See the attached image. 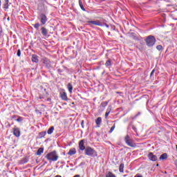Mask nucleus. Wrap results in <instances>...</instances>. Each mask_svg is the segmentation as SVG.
Instances as JSON below:
<instances>
[{"mask_svg":"<svg viewBox=\"0 0 177 177\" xmlns=\"http://www.w3.org/2000/svg\"><path fill=\"white\" fill-rule=\"evenodd\" d=\"M57 71H59V73H62V70L58 69Z\"/></svg>","mask_w":177,"mask_h":177,"instance_id":"nucleus-43","label":"nucleus"},{"mask_svg":"<svg viewBox=\"0 0 177 177\" xmlns=\"http://www.w3.org/2000/svg\"><path fill=\"white\" fill-rule=\"evenodd\" d=\"M156 49H157L158 50H161V49H162V46H161V45L157 46H156Z\"/></svg>","mask_w":177,"mask_h":177,"instance_id":"nucleus-33","label":"nucleus"},{"mask_svg":"<svg viewBox=\"0 0 177 177\" xmlns=\"http://www.w3.org/2000/svg\"><path fill=\"white\" fill-rule=\"evenodd\" d=\"M84 153L86 156H88V157H97V152L93 148L91 147H86L84 149Z\"/></svg>","mask_w":177,"mask_h":177,"instance_id":"nucleus-2","label":"nucleus"},{"mask_svg":"<svg viewBox=\"0 0 177 177\" xmlns=\"http://www.w3.org/2000/svg\"><path fill=\"white\" fill-rule=\"evenodd\" d=\"M3 9H5L6 10V9H9V3H4Z\"/></svg>","mask_w":177,"mask_h":177,"instance_id":"nucleus-27","label":"nucleus"},{"mask_svg":"<svg viewBox=\"0 0 177 177\" xmlns=\"http://www.w3.org/2000/svg\"><path fill=\"white\" fill-rule=\"evenodd\" d=\"M39 138H44L46 135V131H41L39 133Z\"/></svg>","mask_w":177,"mask_h":177,"instance_id":"nucleus-26","label":"nucleus"},{"mask_svg":"<svg viewBox=\"0 0 177 177\" xmlns=\"http://www.w3.org/2000/svg\"><path fill=\"white\" fill-rule=\"evenodd\" d=\"M124 141L126 145L127 146H129L130 147H136V143H135V141H133V139L131 138L129 135H127L124 138Z\"/></svg>","mask_w":177,"mask_h":177,"instance_id":"nucleus-4","label":"nucleus"},{"mask_svg":"<svg viewBox=\"0 0 177 177\" xmlns=\"http://www.w3.org/2000/svg\"><path fill=\"white\" fill-rule=\"evenodd\" d=\"M79 149L83 151V150H85L86 148H85L84 141V140H80L79 142Z\"/></svg>","mask_w":177,"mask_h":177,"instance_id":"nucleus-9","label":"nucleus"},{"mask_svg":"<svg viewBox=\"0 0 177 177\" xmlns=\"http://www.w3.org/2000/svg\"><path fill=\"white\" fill-rule=\"evenodd\" d=\"M138 115H140V112H138L137 115H136V117H138Z\"/></svg>","mask_w":177,"mask_h":177,"instance_id":"nucleus-40","label":"nucleus"},{"mask_svg":"<svg viewBox=\"0 0 177 177\" xmlns=\"http://www.w3.org/2000/svg\"><path fill=\"white\" fill-rule=\"evenodd\" d=\"M17 122H21L23 121V118L21 116H19L18 118L16 120Z\"/></svg>","mask_w":177,"mask_h":177,"instance_id":"nucleus-29","label":"nucleus"},{"mask_svg":"<svg viewBox=\"0 0 177 177\" xmlns=\"http://www.w3.org/2000/svg\"><path fill=\"white\" fill-rule=\"evenodd\" d=\"M148 158L151 160V161H157V160H158V158H157V156L154 155L153 153L150 152L148 154Z\"/></svg>","mask_w":177,"mask_h":177,"instance_id":"nucleus-7","label":"nucleus"},{"mask_svg":"<svg viewBox=\"0 0 177 177\" xmlns=\"http://www.w3.org/2000/svg\"><path fill=\"white\" fill-rule=\"evenodd\" d=\"M88 24H93L94 26H102V23L97 21H88Z\"/></svg>","mask_w":177,"mask_h":177,"instance_id":"nucleus-11","label":"nucleus"},{"mask_svg":"<svg viewBox=\"0 0 177 177\" xmlns=\"http://www.w3.org/2000/svg\"><path fill=\"white\" fill-rule=\"evenodd\" d=\"M42 26H45L48 21V17L44 13H40L37 17Z\"/></svg>","mask_w":177,"mask_h":177,"instance_id":"nucleus-5","label":"nucleus"},{"mask_svg":"<svg viewBox=\"0 0 177 177\" xmlns=\"http://www.w3.org/2000/svg\"><path fill=\"white\" fill-rule=\"evenodd\" d=\"M35 112H36V113H39V110L35 109Z\"/></svg>","mask_w":177,"mask_h":177,"instance_id":"nucleus-42","label":"nucleus"},{"mask_svg":"<svg viewBox=\"0 0 177 177\" xmlns=\"http://www.w3.org/2000/svg\"><path fill=\"white\" fill-rule=\"evenodd\" d=\"M167 158L168 154H167V153H165L160 156L159 160H167Z\"/></svg>","mask_w":177,"mask_h":177,"instance_id":"nucleus-16","label":"nucleus"},{"mask_svg":"<svg viewBox=\"0 0 177 177\" xmlns=\"http://www.w3.org/2000/svg\"><path fill=\"white\" fill-rule=\"evenodd\" d=\"M79 5L83 12H86V10L85 9V8H84V4H82V1L81 0H79Z\"/></svg>","mask_w":177,"mask_h":177,"instance_id":"nucleus-21","label":"nucleus"},{"mask_svg":"<svg viewBox=\"0 0 177 177\" xmlns=\"http://www.w3.org/2000/svg\"><path fill=\"white\" fill-rule=\"evenodd\" d=\"M95 124L98 128L100 127V124H102V118L99 117L95 120Z\"/></svg>","mask_w":177,"mask_h":177,"instance_id":"nucleus-14","label":"nucleus"},{"mask_svg":"<svg viewBox=\"0 0 177 177\" xmlns=\"http://www.w3.org/2000/svg\"><path fill=\"white\" fill-rule=\"evenodd\" d=\"M60 96L62 100H65L66 102L68 100V97H67V93L66 92L60 93Z\"/></svg>","mask_w":177,"mask_h":177,"instance_id":"nucleus-10","label":"nucleus"},{"mask_svg":"<svg viewBox=\"0 0 177 177\" xmlns=\"http://www.w3.org/2000/svg\"><path fill=\"white\" fill-rule=\"evenodd\" d=\"M28 161L27 160H25L24 161V164H26V163H27Z\"/></svg>","mask_w":177,"mask_h":177,"instance_id":"nucleus-41","label":"nucleus"},{"mask_svg":"<svg viewBox=\"0 0 177 177\" xmlns=\"http://www.w3.org/2000/svg\"><path fill=\"white\" fill-rule=\"evenodd\" d=\"M120 172H124V163H121L119 167Z\"/></svg>","mask_w":177,"mask_h":177,"instance_id":"nucleus-24","label":"nucleus"},{"mask_svg":"<svg viewBox=\"0 0 177 177\" xmlns=\"http://www.w3.org/2000/svg\"><path fill=\"white\" fill-rule=\"evenodd\" d=\"M42 153H44V148L41 147V148H39L36 154L37 156H41V154H42Z\"/></svg>","mask_w":177,"mask_h":177,"instance_id":"nucleus-20","label":"nucleus"},{"mask_svg":"<svg viewBox=\"0 0 177 177\" xmlns=\"http://www.w3.org/2000/svg\"><path fill=\"white\" fill-rule=\"evenodd\" d=\"M74 177H80V175H75Z\"/></svg>","mask_w":177,"mask_h":177,"instance_id":"nucleus-46","label":"nucleus"},{"mask_svg":"<svg viewBox=\"0 0 177 177\" xmlns=\"http://www.w3.org/2000/svg\"><path fill=\"white\" fill-rule=\"evenodd\" d=\"M7 20H8V21H9V20H10V17H8V18H7Z\"/></svg>","mask_w":177,"mask_h":177,"instance_id":"nucleus-44","label":"nucleus"},{"mask_svg":"<svg viewBox=\"0 0 177 177\" xmlns=\"http://www.w3.org/2000/svg\"><path fill=\"white\" fill-rule=\"evenodd\" d=\"M106 177H115V176L111 171H108L106 174Z\"/></svg>","mask_w":177,"mask_h":177,"instance_id":"nucleus-23","label":"nucleus"},{"mask_svg":"<svg viewBox=\"0 0 177 177\" xmlns=\"http://www.w3.org/2000/svg\"><path fill=\"white\" fill-rule=\"evenodd\" d=\"M134 177H143V176L140 174H137Z\"/></svg>","mask_w":177,"mask_h":177,"instance_id":"nucleus-35","label":"nucleus"},{"mask_svg":"<svg viewBox=\"0 0 177 177\" xmlns=\"http://www.w3.org/2000/svg\"><path fill=\"white\" fill-rule=\"evenodd\" d=\"M20 129H19L18 127H15L13 129V135H15L16 138H20Z\"/></svg>","mask_w":177,"mask_h":177,"instance_id":"nucleus-8","label":"nucleus"},{"mask_svg":"<svg viewBox=\"0 0 177 177\" xmlns=\"http://www.w3.org/2000/svg\"><path fill=\"white\" fill-rule=\"evenodd\" d=\"M77 153V150L75 148L71 149L68 152V156H74Z\"/></svg>","mask_w":177,"mask_h":177,"instance_id":"nucleus-15","label":"nucleus"},{"mask_svg":"<svg viewBox=\"0 0 177 177\" xmlns=\"http://www.w3.org/2000/svg\"><path fill=\"white\" fill-rule=\"evenodd\" d=\"M131 128L135 132H136V127L135 126L133 125Z\"/></svg>","mask_w":177,"mask_h":177,"instance_id":"nucleus-36","label":"nucleus"},{"mask_svg":"<svg viewBox=\"0 0 177 177\" xmlns=\"http://www.w3.org/2000/svg\"><path fill=\"white\" fill-rule=\"evenodd\" d=\"M34 28H35V30H39V26H41L39 24V23H36L35 24L32 25Z\"/></svg>","mask_w":177,"mask_h":177,"instance_id":"nucleus-25","label":"nucleus"},{"mask_svg":"<svg viewBox=\"0 0 177 177\" xmlns=\"http://www.w3.org/2000/svg\"><path fill=\"white\" fill-rule=\"evenodd\" d=\"M105 26H106V27L107 28H109V25L105 24Z\"/></svg>","mask_w":177,"mask_h":177,"instance_id":"nucleus-45","label":"nucleus"},{"mask_svg":"<svg viewBox=\"0 0 177 177\" xmlns=\"http://www.w3.org/2000/svg\"><path fill=\"white\" fill-rule=\"evenodd\" d=\"M154 73H156V70H155V69H153V70L151 72L150 77H153V75H154Z\"/></svg>","mask_w":177,"mask_h":177,"instance_id":"nucleus-34","label":"nucleus"},{"mask_svg":"<svg viewBox=\"0 0 177 177\" xmlns=\"http://www.w3.org/2000/svg\"><path fill=\"white\" fill-rule=\"evenodd\" d=\"M176 149H177V145H176Z\"/></svg>","mask_w":177,"mask_h":177,"instance_id":"nucleus-47","label":"nucleus"},{"mask_svg":"<svg viewBox=\"0 0 177 177\" xmlns=\"http://www.w3.org/2000/svg\"><path fill=\"white\" fill-rule=\"evenodd\" d=\"M111 112V106H108V109H106V113H109L110 114Z\"/></svg>","mask_w":177,"mask_h":177,"instance_id":"nucleus-32","label":"nucleus"},{"mask_svg":"<svg viewBox=\"0 0 177 177\" xmlns=\"http://www.w3.org/2000/svg\"><path fill=\"white\" fill-rule=\"evenodd\" d=\"M105 66H111V61L110 60L106 61V62L105 63Z\"/></svg>","mask_w":177,"mask_h":177,"instance_id":"nucleus-30","label":"nucleus"},{"mask_svg":"<svg viewBox=\"0 0 177 177\" xmlns=\"http://www.w3.org/2000/svg\"><path fill=\"white\" fill-rule=\"evenodd\" d=\"M46 158H47L48 161H57V160H59V155H57L56 151H53L46 156Z\"/></svg>","mask_w":177,"mask_h":177,"instance_id":"nucleus-1","label":"nucleus"},{"mask_svg":"<svg viewBox=\"0 0 177 177\" xmlns=\"http://www.w3.org/2000/svg\"><path fill=\"white\" fill-rule=\"evenodd\" d=\"M5 3H9V0H5Z\"/></svg>","mask_w":177,"mask_h":177,"instance_id":"nucleus-39","label":"nucleus"},{"mask_svg":"<svg viewBox=\"0 0 177 177\" xmlns=\"http://www.w3.org/2000/svg\"><path fill=\"white\" fill-rule=\"evenodd\" d=\"M84 120H82L81 122L82 128H84Z\"/></svg>","mask_w":177,"mask_h":177,"instance_id":"nucleus-38","label":"nucleus"},{"mask_svg":"<svg viewBox=\"0 0 177 177\" xmlns=\"http://www.w3.org/2000/svg\"><path fill=\"white\" fill-rule=\"evenodd\" d=\"M55 131V127H51L50 128L48 129V130L47 131V133L48 135H52V133H53V131Z\"/></svg>","mask_w":177,"mask_h":177,"instance_id":"nucleus-19","label":"nucleus"},{"mask_svg":"<svg viewBox=\"0 0 177 177\" xmlns=\"http://www.w3.org/2000/svg\"><path fill=\"white\" fill-rule=\"evenodd\" d=\"M114 129H115V124H114L113 126L111 128V129L109 131V133H112L113 131H114Z\"/></svg>","mask_w":177,"mask_h":177,"instance_id":"nucleus-28","label":"nucleus"},{"mask_svg":"<svg viewBox=\"0 0 177 177\" xmlns=\"http://www.w3.org/2000/svg\"><path fill=\"white\" fill-rule=\"evenodd\" d=\"M41 31L44 37H46V35H48V29H46L45 27H41Z\"/></svg>","mask_w":177,"mask_h":177,"instance_id":"nucleus-13","label":"nucleus"},{"mask_svg":"<svg viewBox=\"0 0 177 177\" xmlns=\"http://www.w3.org/2000/svg\"><path fill=\"white\" fill-rule=\"evenodd\" d=\"M32 62H33V63H38L39 62V59H38V55L33 54L32 55Z\"/></svg>","mask_w":177,"mask_h":177,"instance_id":"nucleus-12","label":"nucleus"},{"mask_svg":"<svg viewBox=\"0 0 177 177\" xmlns=\"http://www.w3.org/2000/svg\"><path fill=\"white\" fill-rule=\"evenodd\" d=\"M17 55L20 57V56H21V50H20V49H19L17 50Z\"/></svg>","mask_w":177,"mask_h":177,"instance_id":"nucleus-31","label":"nucleus"},{"mask_svg":"<svg viewBox=\"0 0 177 177\" xmlns=\"http://www.w3.org/2000/svg\"><path fill=\"white\" fill-rule=\"evenodd\" d=\"M145 44L149 48H151V46H154V44H156V37L153 35H149L147 37V38L145 39Z\"/></svg>","mask_w":177,"mask_h":177,"instance_id":"nucleus-3","label":"nucleus"},{"mask_svg":"<svg viewBox=\"0 0 177 177\" xmlns=\"http://www.w3.org/2000/svg\"><path fill=\"white\" fill-rule=\"evenodd\" d=\"M67 88L69 93H73V84H71V83L68 84Z\"/></svg>","mask_w":177,"mask_h":177,"instance_id":"nucleus-17","label":"nucleus"},{"mask_svg":"<svg viewBox=\"0 0 177 177\" xmlns=\"http://www.w3.org/2000/svg\"><path fill=\"white\" fill-rule=\"evenodd\" d=\"M41 62L45 64L47 68H50V67H52V62H50V60H49V59L45 57L41 59Z\"/></svg>","mask_w":177,"mask_h":177,"instance_id":"nucleus-6","label":"nucleus"},{"mask_svg":"<svg viewBox=\"0 0 177 177\" xmlns=\"http://www.w3.org/2000/svg\"><path fill=\"white\" fill-rule=\"evenodd\" d=\"M109 114H110L109 113V112L105 113V118H107V117H109Z\"/></svg>","mask_w":177,"mask_h":177,"instance_id":"nucleus-37","label":"nucleus"},{"mask_svg":"<svg viewBox=\"0 0 177 177\" xmlns=\"http://www.w3.org/2000/svg\"><path fill=\"white\" fill-rule=\"evenodd\" d=\"M131 37V39H134L135 41H139V39H140L139 36H137L135 34H133Z\"/></svg>","mask_w":177,"mask_h":177,"instance_id":"nucleus-22","label":"nucleus"},{"mask_svg":"<svg viewBox=\"0 0 177 177\" xmlns=\"http://www.w3.org/2000/svg\"><path fill=\"white\" fill-rule=\"evenodd\" d=\"M107 104H109V101L102 102L100 104V107H103V109H105V107L107 106Z\"/></svg>","mask_w":177,"mask_h":177,"instance_id":"nucleus-18","label":"nucleus"}]
</instances>
